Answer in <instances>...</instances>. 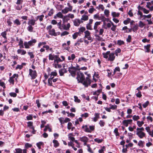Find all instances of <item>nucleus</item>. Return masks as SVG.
Returning a JSON list of instances; mask_svg holds the SVG:
<instances>
[{
	"label": "nucleus",
	"instance_id": "51",
	"mask_svg": "<svg viewBox=\"0 0 153 153\" xmlns=\"http://www.w3.org/2000/svg\"><path fill=\"white\" fill-rule=\"evenodd\" d=\"M25 146L26 149H28L29 148L31 147L32 146V145L28 143H26L25 144Z\"/></svg>",
	"mask_w": 153,
	"mask_h": 153
},
{
	"label": "nucleus",
	"instance_id": "58",
	"mask_svg": "<svg viewBox=\"0 0 153 153\" xmlns=\"http://www.w3.org/2000/svg\"><path fill=\"white\" fill-rule=\"evenodd\" d=\"M28 54L30 56V58L32 59L34 58V56L32 52H28Z\"/></svg>",
	"mask_w": 153,
	"mask_h": 153
},
{
	"label": "nucleus",
	"instance_id": "33",
	"mask_svg": "<svg viewBox=\"0 0 153 153\" xmlns=\"http://www.w3.org/2000/svg\"><path fill=\"white\" fill-rule=\"evenodd\" d=\"M36 146L39 149H41V146L44 145V143L42 142H40L36 143Z\"/></svg>",
	"mask_w": 153,
	"mask_h": 153
},
{
	"label": "nucleus",
	"instance_id": "46",
	"mask_svg": "<svg viewBox=\"0 0 153 153\" xmlns=\"http://www.w3.org/2000/svg\"><path fill=\"white\" fill-rule=\"evenodd\" d=\"M33 28L32 25H29L27 27V29L30 32H32Z\"/></svg>",
	"mask_w": 153,
	"mask_h": 153
},
{
	"label": "nucleus",
	"instance_id": "8",
	"mask_svg": "<svg viewBox=\"0 0 153 153\" xmlns=\"http://www.w3.org/2000/svg\"><path fill=\"white\" fill-rule=\"evenodd\" d=\"M109 57L107 60L111 62L113 61L115 59V56H114V53H110L109 55Z\"/></svg>",
	"mask_w": 153,
	"mask_h": 153
},
{
	"label": "nucleus",
	"instance_id": "40",
	"mask_svg": "<svg viewBox=\"0 0 153 153\" xmlns=\"http://www.w3.org/2000/svg\"><path fill=\"white\" fill-rule=\"evenodd\" d=\"M56 16L60 18H63V16L61 12H59L56 14Z\"/></svg>",
	"mask_w": 153,
	"mask_h": 153
},
{
	"label": "nucleus",
	"instance_id": "4",
	"mask_svg": "<svg viewBox=\"0 0 153 153\" xmlns=\"http://www.w3.org/2000/svg\"><path fill=\"white\" fill-rule=\"evenodd\" d=\"M29 75L31 77L32 79H35L37 76V74L36 70L33 71L32 69H29Z\"/></svg>",
	"mask_w": 153,
	"mask_h": 153
},
{
	"label": "nucleus",
	"instance_id": "32",
	"mask_svg": "<svg viewBox=\"0 0 153 153\" xmlns=\"http://www.w3.org/2000/svg\"><path fill=\"white\" fill-rule=\"evenodd\" d=\"M101 22H96L94 24V29H96L97 28V26L100 25L101 24Z\"/></svg>",
	"mask_w": 153,
	"mask_h": 153
},
{
	"label": "nucleus",
	"instance_id": "64",
	"mask_svg": "<svg viewBox=\"0 0 153 153\" xmlns=\"http://www.w3.org/2000/svg\"><path fill=\"white\" fill-rule=\"evenodd\" d=\"M54 13L53 10V9H51L49 12L48 15V16H51Z\"/></svg>",
	"mask_w": 153,
	"mask_h": 153
},
{
	"label": "nucleus",
	"instance_id": "50",
	"mask_svg": "<svg viewBox=\"0 0 153 153\" xmlns=\"http://www.w3.org/2000/svg\"><path fill=\"white\" fill-rule=\"evenodd\" d=\"M143 17L144 18L143 19H142V20H143V19H145V18H150L152 17V15L151 14H149L148 15H143Z\"/></svg>",
	"mask_w": 153,
	"mask_h": 153
},
{
	"label": "nucleus",
	"instance_id": "57",
	"mask_svg": "<svg viewBox=\"0 0 153 153\" xmlns=\"http://www.w3.org/2000/svg\"><path fill=\"white\" fill-rule=\"evenodd\" d=\"M64 118L63 117H61L59 118V120L61 124H63L65 123L64 122Z\"/></svg>",
	"mask_w": 153,
	"mask_h": 153
},
{
	"label": "nucleus",
	"instance_id": "17",
	"mask_svg": "<svg viewBox=\"0 0 153 153\" xmlns=\"http://www.w3.org/2000/svg\"><path fill=\"white\" fill-rule=\"evenodd\" d=\"M80 140L82 142H87L88 140V139L87 137L83 136L80 138Z\"/></svg>",
	"mask_w": 153,
	"mask_h": 153
},
{
	"label": "nucleus",
	"instance_id": "22",
	"mask_svg": "<svg viewBox=\"0 0 153 153\" xmlns=\"http://www.w3.org/2000/svg\"><path fill=\"white\" fill-rule=\"evenodd\" d=\"M62 19L63 22L65 23L67 22L70 20V18L67 16H63Z\"/></svg>",
	"mask_w": 153,
	"mask_h": 153
},
{
	"label": "nucleus",
	"instance_id": "43",
	"mask_svg": "<svg viewBox=\"0 0 153 153\" xmlns=\"http://www.w3.org/2000/svg\"><path fill=\"white\" fill-rule=\"evenodd\" d=\"M132 118L134 120L136 121L140 119V117L139 116L134 115L132 117Z\"/></svg>",
	"mask_w": 153,
	"mask_h": 153
},
{
	"label": "nucleus",
	"instance_id": "38",
	"mask_svg": "<svg viewBox=\"0 0 153 153\" xmlns=\"http://www.w3.org/2000/svg\"><path fill=\"white\" fill-rule=\"evenodd\" d=\"M70 135L73 136V134L72 133H70L68 135V138H70V139L71 140V141H74V140H75L74 137H71V136H70Z\"/></svg>",
	"mask_w": 153,
	"mask_h": 153
},
{
	"label": "nucleus",
	"instance_id": "7",
	"mask_svg": "<svg viewBox=\"0 0 153 153\" xmlns=\"http://www.w3.org/2000/svg\"><path fill=\"white\" fill-rule=\"evenodd\" d=\"M136 134L140 138H143L146 136L145 133L141 131H137Z\"/></svg>",
	"mask_w": 153,
	"mask_h": 153
},
{
	"label": "nucleus",
	"instance_id": "25",
	"mask_svg": "<svg viewBox=\"0 0 153 153\" xmlns=\"http://www.w3.org/2000/svg\"><path fill=\"white\" fill-rule=\"evenodd\" d=\"M131 21V19L129 18H127L126 20L123 21V23L125 25H127L129 24Z\"/></svg>",
	"mask_w": 153,
	"mask_h": 153
},
{
	"label": "nucleus",
	"instance_id": "31",
	"mask_svg": "<svg viewBox=\"0 0 153 153\" xmlns=\"http://www.w3.org/2000/svg\"><path fill=\"white\" fill-rule=\"evenodd\" d=\"M57 25L58 27V28L60 30H62V21L61 20L60 21L58 22V23H57Z\"/></svg>",
	"mask_w": 153,
	"mask_h": 153
},
{
	"label": "nucleus",
	"instance_id": "41",
	"mask_svg": "<svg viewBox=\"0 0 153 153\" xmlns=\"http://www.w3.org/2000/svg\"><path fill=\"white\" fill-rule=\"evenodd\" d=\"M57 75V74L56 72V70H55L54 71L52 72L50 74L51 77L52 76H56Z\"/></svg>",
	"mask_w": 153,
	"mask_h": 153
},
{
	"label": "nucleus",
	"instance_id": "13",
	"mask_svg": "<svg viewBox=\"0 0 153 153\" xmlns=\"http://www.w3.org/2000/svg\"><path fill=\"white\" fill-rule=\"evenodd\" d=\"M49 35L54 36H57L56 33L55 32V30L54 29H52V30H50L48 31Z\"/></svg>",
	"mask_w": 153,
	"mask_h": 153
},
{
	"label": "nucleus",
	"instance_id": "27",
	"mask_svg": "<svg viewBox=\"0 0 153 153\" xmlns=\"http://www.w3.org/2000/svg\"><path fill=\"white\" fill-rule=\"evenodd\" d=\"M144 122L143 121H137V124L139 127H141L144 124Z\"/></svg>",
	"mask_w": 153,
	"mask_h": 153
},
{
	"label": "nucleus",
	"instance_id": "1",
	"mask_svg": "<svg viewBox=\"0 0 153 153\" xmlns=\"http://www.w3.org/2000/svg\"><path fill=\"white\" fill-rule=\"evenodd\" d=\"M94 126H89L87 125H83L82 127V128L86 132L91 133L92 131H94L95 129Z\"/></svg>",
	"mask_w": 153,
	"mask_h": 153
},
{
	"label": "nucleus",
	"instance_id": "5",
	"mask_svg": "<svg viewBox=\"0 0 153 153\" xmlns=\"http://www.w3.org/2000/svg\"><path fill=\"white\" fill-rule=\"evenodd\" d=\"M91 83V80L90 78L87 77L86 79L84 81L83 85L85 88H87L89 85H90Z\"/></svg>",
	"mask_w": 153,
	"mask_h": 153
},
{
	"label": "nucleus",
	"instance_id": "44",
	"mask_svg": "<svg viewBox=\"0 0 153 153\" xmlns=\"http://www.w3.org/2000/svg\"><path fill=\"white\" fill-rule=\"evenodd\" d=\"M149 101H147L146 102L143 104V106L144 108H146L149 105Z\"/></svg>",
	"mask_w": 153,
	"mask_h": 153
},
{
	"label": "nucleus",
	"instance_id": "36",
	"mask_svg": "<svg viewBox=\"0 0 153 153\" xmlns=\"http://www.w3.org/2000/svg\"><path fill=\"white\" fill-rule=\"evenodd\" d=\"M108 73L107 76L109 77H111L112 76V71H111L109 69H108L107 70Z\"/></svg>",
	"mask_w": 153,
	"mask_h": 153
},
{
	"label": "nucleus",
	"instance_id": "12",
	"mask_svg": "<svg viewBox=\"0 0 153 153\" xmlns=\"http://www.w3.org/2000/svg\"><path fill=\"white\" fill-rule=\"evenodd\" d=\"M94 115L95 117H94L92 119L94 122H96L97 121L98 119H99L100 118V114L96 113L94 114Z\"/></svg>",
	"mask_w": 153,
	"mask_h": 153
},
{
	"label": "nucleus",
	"instance_id": "24",
	"mask_svg": "<svg viewBox=\"0 0 153 153\" xmlns=\"http://www.w3.org/2000/svg\"><path fill=\"white\" fill-rule=\"evenodd\" d=\"M79 35L80 36V34H79V32H76L73 35L72 37L74 39H76Z\"/></svg>",
	"mask_w": 153,
	"mask_h": 153
},
{
	"label": "nucleus",
	"instance_id": "23",
	"mask_svg": "<svg viewBox=\"0 0 153 153\" xmlns=\"http://www.w3.org/2000/svg\"><path fill=\"white\" fill-rule=\"evenodd\" d=\"M132 28L133 30V31L136 32L138 28V25L137 24L135 25H134Z\"/></svg>",
	"mask_w": 153,
	"mask_h": 153
},
{
	"label": "nucleus",
	"instance_id": "62",
	"mask_svg": "<svg viewBox=\"0 0 153 153\" xmlns=\"http://www.w3.org/2000/svg\"><path fill=\"white\" fill-rule=\"evenodd\" d=\"M86 28L88 30H92V28L91 27V25L87 24L86 25Z\"/></svg>",
	"mask_w": 153,
	"mask_h": 153
},
{
	"label": "nucleus",
	"instance_id": "19",
	"mask_svg": "<svg viewBox=\"0 0 153 153\" xmlns=\"http://www.w3.org/2000/svg\"><path fill=\"white\" fill-rule=\"evenodd\" d=\"M151 47V45L150 44H148L147 45L144 46V48L146 49L145 52H146L149 53L150 51V48Z\"/></svg>",
	"mask_w": 153,
	"mask_h": 153
},
{
	"label": "nucleus",
	"instance_id": "2",
	"mask_svg": "<svg viewBox=\"0 0 153 153\" xmlns=\"http://www.w3.org/2000/svg\"><path fill=\"white\" fill-rule=\"evenodd\" d=\"M76 75V79H77L78 82L80 83L83 84V81L85 79L83 74L80 71H79L77 72Z\"/></svg>",
	"mask_w": 153,
	"mask_h": 153
},
{
	"label": "nucleus",
	"instance_id": "63",
	"mask_svg": "<svg viewBox=\"0 0 153 153\" xmlns=\"http://www.w3.org/2000/svg\"><path fill=\"white\" fill-rule=\"evenodd\" d=\"M74 101L75 102H77L78 103H79L80 102V100L78 99V97L76 96H74Z\"/></svg>",
	"mask_w": 153,
	"mask_h": 153
},
{
	"label": "nucleus",
	"instance_id": "61",
	"mask_svg": "<svg viewBox=\"0 0 153 153\" xmlns=\"http://www.w3.org/2000/svg\"><path fill=\"white\" fill-rule=\"evenodd\" d=\"M72 126V124L71 122H69L68 124L67 128L68 130H70Z\"/></svg>",
	"mask_w": 153,
	"mask_h": 153
},
{
	"label": "nucleus",
	"instance_id": "54",
	"mask_svg": "<svg viewBox=\"0 0 153 153\" xmlns=\"http://www.w3.org/2000/svg\"><path fill=\"white\" fill-rule=\"evenodd\" d=\"M109 11L108 10L105 9L104 11V14L107 17H108L109 15Z\"/></svg>",
	"mask_w": 153,
	"mask_h": 153
},
{
	"label": "nucleus",
	"instance_id": "45",
	"mask_svg": "<svg viewBox=\"0 0 153 153\" xmlns=\"http://www.w3.org/2000/svg\"><path fill=\"white\" fill-rule=\"evenodd\" d=\"M114 132L116 136H119L120 135L118 132V129L117 128H115L114 130Z\"/></svg>",
	"mask_w": 153,
	"mask_h": 153
},
{
	"label": "nucleus",
	"instance_id": "30",
	"mask_svg": "<svg viewBox=\"0 0 153 153\" xmlns=\"http://www.w3.org/2000/svg\"><path fill=\"white\" fill-rule=\"evenodd\" d=\"M88 19V16L83 15L82 16V18L81 19L84 21H86Z\"/></svg>",
	"mask_w": 153,
	"mask_h": 153
},
{
	"label": "nucleus",
	"instance_id": "35",
	"mask_svg": "<svg viewBox=\"0 0 153 153\" xmlns=\"http://www.w3.org/2000/svg\"><path fill=\"white\" fill-rule=\"evenodd\" d=\"M87 60L88 59H86L84 57H81V58H79L78 60V61L79 62L83 61L84 62H86Z\"/></svg>",
	"mask_w": 153,
	"mask_h": 153
},
{
	"label": "nucleus",
	"instance_id": "14",
	"mask_svg": "<svg viewBox=\"0 0 153 153\" xmlns=\"http://www.w3.org/2000/svg\"><path fill=\"white\" fill-rule=\"evenodd\" d=\"M36 20L34 19H29L28 22V24L29 25L34 26L36 24Z\"/></svg>",
	"mask_w": 153,
	"mask_h": 153
},
{
	"label": "nucleus",
	"instance_id": "42",
	"mask_svg": "<svg viewBox=\"0 0 153 153\" xmlns=\"http://www.w3.org/2000/svg\"><path fill=\"white\" fill-rule=\"evenodd\" d=\"M85 30V27H81L80 29H79V33L80 32L83 33Z\"/></svg>",
	"mask_w": 153,
	"mask_h": 153
},
{
	"label": "nucleus",
	"instance_id": "49",
	"mask_svg": "<svg viewBox=\"0 0 153 153\" xmlns=\"http://www.w3.org/2000/svg\"><path fill=\"white\" fill-rule=\"evenodd\" d=\"M24 45L25 46V48H30L29 44H28V42H24Z\"/></svg>",
	"mask_w": 153,
	"mask_h": 153
},
{
	"label": "nucleus",
	"instance_id": "6",
	"mask_svg": "<svg viewBox=\"0 0 153 153\" xmlns=\"http://www.w3.org/2000/svg\"><path fill=\"white\" fill-rule=\"evenodd\" d=\"M19 76V75L18 74H14L12 76L10 77V79L9 80V82L13 84H14V78H15V79H16L17 78H18Z\"/></svg>",
	"mask_w": 153,
	"mask_h": 153
},
{
	"label": "nucleus",
	"instance_id": "56",
	"mask_svg": "<svg viewBox=\"0 0 153 153\" xmlns=\"http://www.w3.org/2000/svg\"><path fill=\"white\" fill-rule=\"evenodd\" d=\"M87 146L88 148V151L91 153H93V151L92 150V149L90 147V145L88 144Z\"/></svg>",
	"mask_w": 153,
	"mask_h": 153
},
{
	"label": "nucleus",
	"instance_id": "39",
	"mask_svg": "<svg viewBox=\"0 0 153 153\" xmlns=\"http://www.w3.org/2000/svg\"><path fill=\"white\" fill-rule=\"evenodd\" d=\"M99 124L101 127H103L105 124V123L104 120H100Z\"/></svg>",
	"mask_w": 153,
	"mask_h": 153
},
{
	"label": "nucleus",
	"instance_id": "55",
	"mask_svg": "<svg viewBox=\"0 0 153 153\" xmlns=\"http://www.w3.org/2000/svg\"><path fill=\"white\" fill-rule=\"evenodd\" d=\"M69 34V33L67 31H64L62 32L61 34V36H65V35H67Z\"/></svg>",
	"mask_w": 153,
	"mask_h": 153
},
{
	"label": "nucleus",
	"instance_id": "60",
	"mask_svg": "<svg viewBox=\"0 0 153 153\" xmlns=\"http://www.w3.org/2000/svg\"><path fill=\"white\" fill-rule=\"evenodd\" d=\"M27 119L28 120H31L33 119L32 115L30 114L26 117Z\"/></svg>",
	"mask_w": 153,
	"mask_h": 153
},
{
	"label": "nucleus",
	"instance_id": "20",
	"mask_svg": "<svg viewBox=\"0 0 153 153\" xmlns=\"http://www.w3.org/2000/svg\"><path fill=\"white\" fill-rule=\"evenodd\" d=\"M53 142L54 143V146L56 148L59 146V144L57 140H54L53 141Z\"/></svg>",
	"mask_w": 153,
	"mask_h": 153
},
{
	"label": "nucleus",
	"instance_id": "10",
	"mask_svg": "<svg viewBox=\"0 0 153 153\" xmlns=\"http://www.w3.org/2000/svg\"><path fill=\"white\" fill-rule=\"evenodd\" d=\"M65 23V22H63L62 24V27L64 30H68L71 27L70 24L69 23H68L66 26Z\"/></svg>",
	"mask_w": 153,
	"mask_h": 153
},
{
	"label": "nucleus",
	"instance_id": "59",
	"mask_svg": "<svg viewBox=\"0 0 153 153\" xmlns=\"http://www.w3.org/2000/svg\"><path fill=\"white\" fill-rule=\"evenodd\" d=\"M112 15L113 17H118L119 16L120 13H116L115 12L112 13Z\"/></svg>",
	"mask_w": 153,
	"mask_h": 153
},
{
	"label": "nucleus",
	"instance_id": "18",
	"mask_svg": "<svg viewBox=\"0 0 153 153\" xmlns=\"http://www.w3.org/2000/svg\"><path fill=\"white\" fill-rule=\"evenodd\" d=\"M36 42V40L35 39H32V40L29 41L28 42V44H29L30 46H32Z\"/></svg>",
	"mask_w": 153,
	"mask_h": 153
},
{
	"label": "nucleus",
	"instance_id": "29",
	"mask_svg": "<svg viewBox=\"0 0 153 153\" xmlns=\"http://www.w3.org/2000/svg\"><path fill=\"white\" fill-rule=\"evenodd\" d=\"M125 44V42L123 40H117V44L119 46H120L122 45H124Z\"/></svg>",
	"mask_w": 153,
	"mask_h": 153
},
{
	"label": "nucleus",
	"instance_id": "48",
	"mask_svg": "<svg viewBox=\"0 0 153 153\" xmlns=\"http://www.w3.org/2000/svg\"><path fill=\"white\" fill-rule=\"evenodd\" d=\"M54 58V55L50 54L49 55V59L50 60H53Z\"/></svg>",
	"mask_w": 153,
	"mask_h": 153
},
{
	"label": "nucleus",
	"instance_id": "28",
	"mask_svg": "<svg viewBox=\"0 0 153 153\" xmlns=\"http://www.w3.org/2000/svg\"><path fill=\"white\" fill-rule=\"evenodd\" d=\"M85 35L84 36V38H85L86 37H88V36H91V33L88 30L85 31Z\"/></svg>",
	"mask_w": 153,
	"mask_h": 153
},
{
	"label": "nucleus",
	"instance_id": "37",
	"mask_svg": "<svg viewBox=\"0 0 153 153\" xmlns=\"http://www.w3.org/2000/svg\"><path fill=\"white\" fill-rule=\"evenodd\" d=\"M94 141L95 142H97L98 143H102L103 141V139H100L98 138H96L94 139Z\"/></svg>",
	"mask_w": 153,
	"mask_h": 153
},
{
	"label": "nucleus",
	"instance_id": "53",
	"mask_svg": "<svg viewBox=\"0 0 153 153\" xmlns=\"http://www.w3.org/2000/svg\"><path fill=\"white\" fill-rule=\"evenodd\" d=\"M44 17L43 15H42L40 16H37L38 18L39 19V20L40 21H42L43 20V18Z\"/></svg>",
	"mask_w": 153,
	"mask_h": 153
},
{
	"label": "nucleus",
	"instance_id": "3",
	"mask_svg": "<svg viewBox=\"0 0 153 153\" xmlns=\"http://www.w3.org/2000/svg\"><path fill=\"white\" fill-rule=\"evenodd\" d=\"M68 71L72 77H75L76 71L75 67L73 66L72 64H71V67L68 68Z\"/></svg>",
	"mask_w": 153,
	"mask_h": 153
},
{
	"label": "nucleus",
	"instance_id": "11",
	"mask_svg": "<svg viewBox=\"0 0 153 153\" xmlns=\"http://www.w3.org/2000/svg\"><path fill=\"white\" fill-rule=\"evenodd\" d=\"M72 10V7H70V8H68V7H66L64 9L62 10V12L64 14L67 13L68 11H71Z\"/></svg>",
	"mask_w": 153,
	"mask_h": 153
},
{
	"label": "nucleus",
	"instance_id": "16",
	"mask_svg": "<svg viewBox=\"0 0 153 153\" xmlns=\"http://www.w3.org/2000/svg\"><path fill=\"white\" fill-rule=\"evenodd\" d=\"M110 53V51H109L106 52V53H102L103 56V57L105 59L108 58V55H109Z\"/></svg>",
	"mask_w": 153,
	"mask_h": 153
},
{
	"label": "nucleus",
	"instance_id": "26",
	"mask_svg": "<svg viewBox=\"0 0 153 153\" xmlns=\"http://www.w3.org/2000/svg\"><path fill=\"white\" fill-rule=\"evenodd\" d=\"M102 91V89H99L97 91H95V92H94L93 93V95H97V96H98L100 92H101Z\"/></svg>",
	"mask_w": 153,
	"mask_h": 153
},
{
	"label": "nucleus",
	"instance_id": "21",
	"mask_svg": "<svg viewBox=\"0 0 153 153\" xmlns=\"http://www.w3.org/2000/svg\"><path fill=\"white\" fill-rule=\"evenodd\" d=\"M144 143L145 142L144 141L140 140L139 141L137 145L143 148L144 146Z\"/></svg>",
	"mask_w": 153,
	"mask_h": 153
},
{
	"label": "nucleus",
	"instance_id": "9",
	"mask_svg": "<svg viewBox=\"0 0 153 153\" xmlns=\"http://www.w3.org/2000/svg\"><path fill=\"white\" fill-rule=\"evenodd\" d=\"M132 120L131 119L125 120L123 121L122 123L126 127L128 126V124H130L132 123Z\"/></svg>",
	"mask_w": 153,
	"mask_h": 153
},
{
	"label": "nucleus",
	"instance_id": "15",
	"mask_svg": "<svg viewBox=\"0 0 153 153\" xmlns=\"http://www.w3.org/2000/svg\"><path fill=\"white\" fill-rule=\"evenodd\" d=\"M74 25L76 26H78L81 23V22L79 19H76L73 22Z\"/></svg>",
	"mask_w": 153,
	"mask_h": 153
},
{
	"label": "nucleus",
	"instance_id": "47",
	"mask_svg": "<svg viewBox=\"0 0 153 153\" xmlns=\"http://www.w3.org/2000/svg\"><path fill=\"white\" fill-rule=\"evenodd\" d=\"M105 17L102 14L100 16H99V19L98 20H102V21L104 22V20L105 19Z\"/></svg>",
	"mask_w": 153,
	"mask_h": 153
},
{
	"label": "nucleus",
	"instance_id": "34",
	"mask_svg": "<svg viewBox=\"0 0 153 153\" xmlns=\"http://www.w3.org/2000/svg\"><path fill=\"white\" fill-rule=\"evenodd\" d=\"M139 25L140 27L143 28L146 25V24L144 23L142 21H140L139 23Z\"/></svg>",
	"mask_w": 153,
	"mask_h": 153
},
{
	"label": "nucleus",
	"instance_id": "52",
	"mask_svg": "<svg viewBox=\"0 0 153 153\" xmlns=\"http://www.w3.org/2000/svg\"><path fill=\"white\" fill-rule=\"evenodd\" d=\"M62 61V60L60 58H59L58 59H54V62H56L57 63H58L59 62H61Z\"/></svg>",
	"mask_w": 153,
	"mask_h": 153
}]
</instances>
